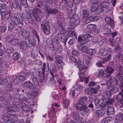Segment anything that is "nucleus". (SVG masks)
Segmentation results:
<instances>
[{"mask_svg": "<svg viewBox=\"0 0 123 123\" xmlns=\"http://www.w3.org/2000/svg\"><path fill=\"white\" fill-rule=\"evenodd\" d=\"M103 100H101L98 103L100 105V108L102 110H105V108L107 107L108 108V110L107 111V115L110 114H112L114 111V109L113 107L111 106V104L114 102L113 99L112 98L109 99L108 101H106V104H105V102L102 103L101 102Z\"/></svg>", "mask_w": 123, "mask_h": 123, "instance_id": "3", "label": "nucleus"}, {"mask_svg": "<svg viewBox=\"0 0 123 123\" xmlns=\"http://www.w3.org/2000/svg\"><path fill=\"white\" fill-rule=\"evenodd\" d=\"M22 86L23 87L29 88L31 89H33L34 88V86L32 83L30 82H25L23 83Z\"/></svg>", "mask_w": 123, "mask_h": 123, "instance_id": "12", "label": "nucleus"}, {"mask_svg": "<svg viewBox=\"0 0 123 123\" xmlns=\"http://www.w3.org/2000/svg\"><path fill=\"white\" fill-rule=\"evenodd\" d=\"M61 58V57L57 56L56 57V60L57 63L59 65L58 66L62 67L64 65V64L63 62L60 60Z\"/></svg>", "mask_w": 123, "mask_h": 123, "instance_id": "17", "label": "nucleus"}, {"mask_svg": "<svg viewBox=\"0 0 123 123\" xmlns=\"http://www.w3.org/2000/svg\"><path fill=\"white\" fill-rule=\"evenodd\" d=\"M60 27V32L64 33L65 32L66 30L63 26H61Z\"/></svg>", "mask_w": 123, "mask_h": 123, "instance_id": "57", "label": "nucleus"}, {"mask_svg": "<svg viewBox=\"0 0 123 123\" xmlns=\"http://www.w3.org/2000/svg\"><path fill=\"white\" fill-rule=\"evenodd\" d=\"M69 59L71 62H75L76 61V58L73 56H70L69 58Z\"/></svg>", "mask_w": 123, "mask_h": 123, "instance_id": "55", "label": "nucleus"}, {"mask_svg": "<svg viewBox=\"0 0 123 123\" xmlns=\"http://www.w3.org/2000/svg\"><path fill=\"white\" fill-rule=\"evenodd\" d=\"M111 54H108L107 57L104 58V61H103V63H104L105 62L107 61L110 60L111 59Z\"/></svg>", "mask_w": 123, "mask_h": 123, "instance_id": "46", "label": "nucleus"}, {"mask_svg": "<svg viewBox=\"0 0 123 123\" xmlns=\"http://www.w3.org/2000/svg\"><path fill=\"white\" fill-rule=\"evenodd\" d=\"M91 88H88L86 89L85 91V93L88 95H91Z\"/></svg>", "mask_w": 123, "mask_h": 123, "instance_id": "53", "label": "nucleus"}, {"mask_svg": "<svg viewBox=\"0 0 123 123\" xmlns=\"http://www.w3.org/2000/svg\"><path fill=\"white\" fill-rule=\"evenodd\" d=\"M27 46V43L25 41H23L20 43V47L22 49H25Z\"/></svg>", "mask_w": 123, "mask_h": 123, "instance_id": "22", "label": "nucleus"}, {"mask_svg": "<svg viewBox=\"0 0 123 123\" xmlns=\"http://www.w3.org/2000/svg\"><path fill=\"white\" fill-rule=\"evenodd\" d=\"M123 119V114L121 113L118 114L115 118V119L117 122H121Z\"/></svg>", "mask_w": 123, "mask_h": 123, "instance_id": "19", "label": "nucleus"}, {"mask_svg": "<svg viewBox=\"0 0 123 123\" xmlns=\"http://www.w3.org/2000/svg\"><path fill=\"white\" fill-rule=\"evenodd\" d=\"M41 29L46 35H49L50 32V29L49 22H46L44 24H41Z\"/></svg>", "mask_w": 123, "mask_h": 123, "instance_id": "8", "label": "nucleus"}, {"mask_svg": "<svg viewBox=\"0 0 123 123\" xmlns=\"http://www.w3.org/2000/svg\"><path fill=\"white\" fill-rule=\"evenodd\" d=\"M72 54L74 56H76L79 55V52L76 50H73L72 52Z\"/></svg>", "mask_w": 123, "mask_h": 123, "instance_id": "61", "label": "nucleus"}, {"mask_svg": "<svg viewBox=\"0 0 123 123\" xmlns=\"http://www.w3.org/2000/svg\"><path fill=\"white\" fill-rule=\"evenodd\" d=\"M103 11V9L99 6L96 9V13L98 14H100Z\"/></svg>", "mask_w": 123, "mask_h": 123, "instance_id": "49", "label": "nucleus"}, {"mask_svg": "<svg viewBox=\"0 0 123 123\" xmlns=\"http://www.w3.org/2000/svg\"><path fill=\"white\" fill-rule=\"evenodd\" d=\"M0 10L5 11V9L6 8V5L4 4L3 3L0 6Z\"/></svg>", "mask_w": 123, "mask_h": 123, "instance_id": "54", "label": "nucleus"}, {"mask_svg": "<svg viewBox=\"0 0 123 123\" xmlns=\"http://www.w3.org/2000/svg\"><path fill=\"white\" fill-rule=\"evenodd\" d=\"M120 49V48L119 45H117L115 48L114 50V52L115 53H117Z\"/></svg>", "mask_w": 123, "mask_h": 123, "instance_id": "63", "label": "nucleus"}, {"mask_svg": "<svg viewBox=\"0 0 123 123\" xmlns=\"http://www.w3.org/2000/svg\"><path fill=\"white\" fill-rule=\"evenodd\" d=\"M73 117L76 120H78L80 119L79 114L78 112H74L73 113Z\"/></svg>", "mask_w": 123, "mask_h": 123, "instance_id": "30", "label": "nucleus"}, {"mask_svg": "<svg viewBox=\"0 0 123 123\" xmlns=\"http://www.w3.org/2000/svg\"><path fill=\"white\" fill-rule=\"evenodd\" d=\"M111 35L110 37V41L111 44L112 46L115 45V43L113 42V39L115 37L116 35L117 34L116 33L114 32L111 34Z\"/></svg>", "mask_w": 123, "mask_h": 123, "instance_id": "15", "label": "nucleus"}, {"mask_svg": "<svg viewBox=\"0 0 123 123\" xmlns=\"http://www.w3.org/2000/svg\"><path fill=\"white\" fill-rule=\"evenodd\" d=\"M70 104V101L69 100H66L64 101V104L65 108H68Z\"/></svg>", "mask_w": 123, "mask_h": 123, "instance_id": "43", "label": "nucleus"}, {"mask_svg": "<svg viewBox=\"0 0 123 123\" xmlns=\"http://www.w3.org/2000/svg\"><path fill=\"white\" fill-rule=\"evenodd\" d=\"M88 48L86 46H84L82 47L81 50V51L84 52L86 53L88 50Z\"/></svg>", "mask_w": 123, "mask_h": 123, "instance_id": "50", "label": "nucleus"}, {"mask_svg": "<svg viewBox=\"0 0 123 123\" xmlns=\"http://www.w3.org/2000/svg\"><path fill=\"white\" fill-rule=\"evenodd\" d=\"M8 82L7 80L6 79L1 78L0 77V85H3L6 84Z\"/></svg>", "mask_w": 123, "mask_h": 123, "instance_id": "35", "label": "nucleus"}, {"mask_svg": "<svg viewBox=\"0 0 123 123\" xmlns=\"http://www.w3.org/2000/svg\"><path fill=\"white\" fill-rule=\"evenodd\" d=\"M1 12L0 13L1 15V18H4L6 17L7 15L6 12L5 10H1Z\"/></svg>", "mask_w": 123, "mask_h": 123, "instance_id": "42", "label": "nucleus"}, {"mask_svg": "<svg viewBox=\"0 0 123 123\" xmlns=\"http://www.w3.org/2000/svg\"><path fill=\"white\" fill-rule=\"evenodd\" d=\"M19 57V55L17 52H14L13 55V58L14 60L16 61L18 60Z\"/></svg>", "mask_w": 123, "mask_h": 123, "instance_id": "31", "label": "nucleus"}, {"mask_svg": "<svg viewBox=\"0 0 123 123\" xmlns=\"http://www.w3.org/2000/svg\"><path fill=\"white\" fill-rule=\"evenodd\" d=\"M68 38L67 35L64 34V33L61 32L58 33L56 35L55 37V39L58 41V39L60 40L62 42L64 43V45L66 43V41Z\"/></svg>", "mask_w": 123, "mask_h": 123, "instance_id": "6", "label": "nucleus"}, {"mask_svg": "<svg viewBox=\"0 0 123 123\" xmlns=\"http://www.w3.org/2000/svg\"><path fill=\"white\" fill-rule=\"evenodd\" d=\"M12 21L13 23L17 25L20 24L21 22L20 19L16 17H13Z\"/></svg>", "mask_w": 123, "mask_h": 123, "instance_id": "20", "label": "nucleus"}, {"mask_svg": "<svg viewBox=\"0 0 123 123\" xmlns=\"http://www.w3.org/2000/svg\"><path fill=\"white\" fill-rule=\"evenodd\" d=\"M76 109L81 111V114L84 115L88 112L89 110L87 109L88 107L85 104L78 103L75 105Z\"/></svg>", "mask_w": 123, "mask_h": 123, "instance_id": "4", "label": "nucleus"}, {"mask_svg": "<svg viewBox=\"0 0 123 123\" xmlns=\"http://www.w3.org/2000/svg\"><path fill=\"white\" fill-rule=\"evenodd\" d=\"M82 16L83 17H88L90 14L89 11L86 10H84L82 11Z\"/></svg>", "mask_w": 123, "mask_h": 123, "instance_id": "26", "label": "nucleus"}, {"mask_svg": "<svg viewBox=\"0 0 123 123\" xmlns=\"http://www.w3.org/2000/svg\"><path fill=\"white\" fill-rule=\"evenodd\" d=\"M18 40L16 38H13L9 42V43L11 44L14 46H16L18 44Z\"/></svg>", "mask_w": 123, "mask_h": 123, "instance_id": "23", "label": "nucleus"}, {"mask_svg": "<svg viewBox=\"0 0 123 123\" xmlns=\"http://www.w3.org/2000/svg\"><path fill=\"white\" fill-rule=\"evenodd\" d=\"M105 21L109 23L111 26H113L114 25V22L113 20L109 17H106L105 18Z\"/></svg>", "mask_w": 123, "mask_h": 123, "instance_id": "18", "label": "nucleus"}, {"mask_svg": "<svg viewBox=\"0 0 123 123\" xmlns=\"http://www.w3.org/2000/svg\"><path fill=\"white\" fill-rule=\"evenodd\" d=\"M78 41L77 48L79 50H81L82 48L81 45L86 43L85 40L83 39L81 37L79 36L78 37Z\"/></svg>", "mask_w": 123, "mask_h": 123, "instance_id": "10", "label": "nucleus"}, {"mask_svg": "<svg viewBox=\"0 0 123 123\" xmlns=\"http://www.w3.org/2000/svg\"><path fill=\"white\" fill-rule=\"evenodd\" d=\"M14 27V26L13 24L12 23H10L8 26V29L10 31H11L13 29Z\"/></svg>", "mask_w": 123, "mask_h": 123, "instance_id": "60", "label": "nucleus"}, {"mask_svg": "<svg viewBox=\"0 0 123 123\" xmlns=\"http://www.w3.org/2000/svg\"><path fill=\"white\" fill-rule=\"evenodd\" d=\"M20 65L24 67L26 66V64L25 61L23 60H21L20 61Z\"/></svg>", "mask_w": 123, "mask_h": 123, "instance_id": "62", "label": "nucleus"}, {"mask_svg": "<svg viewBox=\"0 0 123 123\" xmlns=\"http://www.w3.org/2000/svg\"><path fill=\"white\" fill-rule=\"evenodd\" d=\"M23 28L21 27H18L17 30V32L19 35H22L24 31Z\"/></svg>", "mask_w": 123, "mask_h": 123, "instance_id": "29", "label": "nucleus"}, {"mask_svg": "<svg viewBox=\"0 0 123 123\" xmlns=\"http://www.w3.org/2000/svg\"><path fill=\"white\" fill-rule=\"evenodd\" d=\"M87 98L86 97H81L79 99V102L81 103L85 104V102L87 101Z\"/></svg>", "mask_w": 123, "mask_h": 123, "instance_id": "32", "label": "nucleus"}, {"mask_svg": "<svg viewBox=\"0 0 123 123\" xmlns=\"http://www.w3.org/2000/svg\"><path fill=\"white\" fill-rule=\"evenodd\" d=\"M104 78L106 81V85L108 87L106 90L105 96L106 98H110L111 94L118 91V89L116 86V85L121 83L120 86L123 87V76H120L118 80L115 78L112 80L110 75L105 76Z\"/></svg>", "mask_w": 123, "mask_h": 123, "instance_id": "1", "label": "nucleus"}, {"mask_svg": "<svg viewBox=\"0 0 123 123\" xmlns=\"http://www.w3.org/2000/svg\"><path fill=\"white\" fill-rule=\"evenodd\" d=\"M105 70L109 74L112 73L114 71V70L112 68L110 67H107Z\"/></svg>", "mask_w": 123, "mask_h": 123, "instance_id": "47", "label": "nucleus"}, {"mask_svg": "<svg viewBox=\"0 0 123 123\" xmlns=\"http://www.w3.org/2000/svg\"><path fill=\"white\" fill-rule=\"evenodd\" d=\"M108 53V50L107 49H102L100 52V54L102 56H105Z\"/></svg>", "mask_w": 123, "mask_h": 123, "instance_id": "24", "label": "nucleus"}, {"mask_svg": "<svg viewBox=\"0 0 123 123\" xmlns=\"http://www.w3.org/2000/svg\"><path fill=\"white\" fill-rule=\"evenodd\" d=\"M37 56V52L36 51L34 52L33 51L32 52V53L31 54V56L32 58L35 59Z\"/></svg>", "mask_w": 123, "mask_h": 123, "instance_id": "52", "label": "nucleus"}, {"mask_svg": "<svg viewBox=\"0 0 123 123\" xmlns=\"http://www.w3.org/2000/svg\"><path fill=\"white\" fill-rule=\"evenodd\" d=\"M117 100L120 101L121 103L123 105V89L117 97Z\"/></svg>", "mask_w": 123, "mask_h": 123, "instance_id": "13", "label": "nucleus"}, {"mask_svg": "<svg viewBox=\"0 0 123 123\" xmlns=\"http://www.w3.org/2000/svg\"><path fill=\"white\" fill-rule=\"evenodd\" d=\"M32 32L33 33L34 35L35 36V37L37 38L38 40V43L39 42V37L36 33V31L34 30L33 29L32 30Z\"/></svg>", "mask_w": 123, "mask_h": 123, "instance_id": "56", "label": "nucleus"}, {"mask_svg": "<svg viewBox=\"0 0 123 123\" xmlns=\"http://www.w3.org/2000/svg\"><path fill=\"white\" fill-rule=\"evenodd\" d=\"M110 121V118L109 117L104 118L102 121V123H107L109 122Z\"/></svg>", "mask_w": 123, "mask_h": 123, "instance_id": "44", "label": "nucleus"}, {"mask_svg": "<svg viewBox=\"0 0 123 123\" xmlns=\"http://www.w3.org/2000/svg\"><path fill=\"white\" fill-rule=\"evenodd\" d=\"M79 17L78 15L77 14H75L70 19V23L71 25L76 26L78 23H76V22L79 19Z\"/></svg>", "mask_w": 123, "mask_h": 123, "instance_id": "9", "label": "nucleus"}, {"mask_svg": "<svg viewBox=\"0 0 123 123\" xmlns=\"http://www.w3.org/2000/svg\"><path fill=\"white\" fill-rule=\"evenodd\" d=\"M117 74L119 75H122L123 74V71L121 69V67L119 68L118 69L117 68Z\"/></svg>", "mask_w": 123, "mask_h": 123, "instance_id": "40", "label": "nucleus"}, {"mask_svg": "<svg viewBox=\"0 0 123 123\" xmlns=\"http://www.w3.org/2000/svg\"><path fill=\"white\" fill-rule=\"evenodd\" d=\"M32 80L35 86H37L39 84L38 80L36 77H34L32 79Z\"/></svg>", "mask_w": 123, "mask_h": 123, "instance_id": "41", "label": "nucleus"}, {"mask_svg": "<svg viewBox=\"0 0 123 123\" xmlns=\"http://www.w3.org/2000/svg\"><path fill=\"white\" fill-rule=\"evenodd\" d=\"M11 6H12L13 8L15 9L18 7V5L16 1L15 0H12L10 2Z\"/></svg>", "mask_w": 123, "mask_h": 123, "instance_id": "25", "label": "nucleus"}, {"mask_svg": "<svg viewBox=\"0 0 123 123\" xmlns=\"http://www.w3.org/2000/svg\"><path fill=\"white\" fill-rule=\"evenodd\" d=\"M96 53V50L94 49H89L87 52V53L91 55H95Z\"/></svg>", "mask_w": 123, "mask_h": 123, "instance_id": "28", "label": "nucleus"}, {"mask_svg": "<svg viewBox=\"0 0 123 123\" xmlns=\"http://www.w3.org/2000/svg\"><path fill=\"white\" fill-rule=\"evenodd\" d=\"M22 103V105L23 106L22 108V109L24 111H26L27 112H29L30 110V108L29 106L27 105H24Z\"/></svg>", "mask_w": 123, "mask_h": 123, "instance_id": "21", "label": "nucleus"}, {"mask_svg": "<svg viewBox=\"0 0 123 123\" xmlns=\"http://www.w3.org/2000/svg\"><path fill=\"white\" fill-rule=\"evenodd\" d=\"M29 41L30 43L33 46L35 45V41L32 39H29Z\"/></svg>", "mask_w": 123, "mask_h": 123, "instance_id": "58", "label": "nucleus"}, {"mask_svg": "<svg viewBox=\"0 0 123 123\" xmlns=\"http://www.w3.org/2000/svg\"><path fill=\"white\" fill-rule=\"evenodd\" d=\"M28 98L22 95H21L18 98V101L21 102L20 104L17 101H14L12 102V105L14 107L20 108L21 107L22 103L25 104Z\"/></svg>", "mask_w": 123, "mask_h": 123, "instance_id": "5", "label": "nucleus"}, {"mask_svg": "<svg viewBox=\"0 0 123 123\" xmlns=\"http://www.w3.org/2000/svg\"><path fill=\"white\" fill-rule=\"evenodd\" d=\"M41 12V10L37 8H35L32 10V14L36 21H39L40 20L41 18L40 14Z\"/></svg>", "mask_w": 123, "mask_h": 123, "instance_id": "7", "label": "nucleus"}, {"mask_svg": "<svg viewBox=\"0 0 123 123\" xmlns=\"http://www.w3.org/2000/svg\"><path fill=\"white\" fill-rule=\"evenodd\" d=\"M94 28L95 29L94 30V32L98 33L99 32L100 30V26L98 25L97 26H96V27Z\"/></svg>", "mask_w": 123, "mask_h": 123, "instance_id": "45", "label": "nucleus"}, {"mask_svg": "<svg viewBox=\"0 0 123 123\" xmlns=\"http://www.w3.org/2000/svg\"><path fill=\"white\" fill-rule=\"evenodd\" d=\"M22 34V38L24 39H28L30 36V33L29 32H27L26 31H24Z\"/></svg>", "mask_w": 123, "mask_h": 123, "instance_id": "16", "label": "nucleus"}, {"mask_svg": "<svg viewBox=\"0 0 123 123\" xmlns=\"http://www.w3.org/2000/svg\"><path fill=\"white\" fill-rule=\"evenodd\" d=\"M105 113L104 112L102 111L98 110L96 111V113L97 116L98 117H101Z\"/></svg>", "mask_w": 123, "mask_h": 123, "instance_id": "39", "label": "nucleus"}, {"mask_svg": "<svg viewBox=\"0 0 123 123\" xmlns=\"http://www.w3.org/2000/svg\"><path fill=\"white\" fill-rule=\"evenodd\" d=\"M10 123H20L19 121L17 120V118L14 116H12L10 119Z\"/></svg>", "mask_w": 123, "mask_h": 123, "instance_id": "27", "label": "nucleus"}, {"mask_svg": "<svg viewBox=\"0 0 123 123\" xmlns=\"http://www.w3.org/2000/svg\"><path fill=\"white\" fill-rule=\"evenodd\" d=\"M95 42H98L99 43L101 44L105 43L106 42V41L104 39L100 40H96Z\"/></svg>", "mask_w": 123, "mask_h": 123, "instance_id": "59", "label": "nucleus"}, {"mask_svg": "<svg viewBox=\"0 0 123 123\" xmlns=\"http://www.w3.org/2000/svg\"><path fill=\"white\" fill-rule=\"evenodd\" d=\"M25 77L23 76H20L17 77L14 80V82L17 83H19L20 82L25 80Z\"/></svg>", "mask_w": 123, "mask_h": 123, "instance_id": "14", "label": "nucleus"}, {"mask_svg": "<svg viewBox=\"0 0 123 123\" xmlns=\"http://www.w3.org/2000/svg\"><path fill=\"white\" fill-rule=\"evenodd\" d=\"M7 27L6 26L0 27V32L3 33L6 30Z\"/></svg>", "mask_w": 123, "mask_h": 123, "instance_id": "48", "label": "nucleus"}, {"mask_svg": "<svg viewBox=\"0 0 123 123\" xmlns=\"http://www.w3.org/2000/svg\"><path fill=\"white\" fill-rule=\"evenodd\" d=\"M96 27V25L94 24H89L86 27L87 29L90 30V31H92Z\"/></svg>", "mask_w": 123, "mask_h": 123, "instance_id": "36", "label": "nucleus"}, {"mask_svg": "<svg viewBox=\"0 0 123 123\" xmlns=\"http://www.w3.org/2000/svg\"><path fill=\"white\" fill-rule=\"evenodd\" d=\"M99 71L98 73H95V75L97 76L100 77L103 76L104 74V73L103 71L101 69L98 70Z\"/></svg>", "mask_w": 123, "mask_h": 123, "instance_id": "34", "label": "nucleus"}, {"mask_svg": "<svg viewBox=\"0 0 123 123\" xmlns=\"http://www.w3.org/2000/svg\"><path fill=\"white\" fill-rule=\"evenodd\" d=\"M44 9L48 13H56L58 12V11L56 9H53L48 7V6H44Z\"/></svg>", "mask_w": 123, "mask_h": 123, "instance_id": "11", "label": "nucleus"}, {"mask_svg": "<svg viewBox=\"0 0 123 123\" xmlns=\"http://www.w3.org/2000/svg\"><path fill=\"white\" fill-rule=\"evenodd\" d=\"M68 3L67 0H63L61 3V4L64 6H66Z\"/></svg>", "mask_w": 123, "mask_h": 123, "instance_id": "64", "label": "nucleus"}, {"mask_svg": "<svg viewBox=\"0 0 123 123\" xmlns=\"http://www.w3.org/2000/svg\"><path fill=\"white\" fill-rule=\"evenodd\" d=\"M6 110L8 112H10L13 111L14 109L12 106H8L6 107Z\"/></svg>", "mask_w": 123, "mask_h": 123, "instance_id": "51", "label": "nucleus"}, {"mask_svg": "<svg viewBox=\"0 0 123 123\" xmlns=\"http://www.w3.org/2000/svg\"><path fill=\"white\" fill-rule=\"evenodd\" d=\"M109 5L108 2L105 1L101 3V6L103 7L106 8L107 9L108 8Z\"/></svg>", "mask_w": 123, "mask_h": 123, "instance_id": "38", "label": "nucleus"}, {"mask_svg": "<svg viewBox=\"0 0 123 123\" xmlns=\"http://www.w3.org/2000/svg\"><path fill=\"white\" fill-rule=\"evenodd\" d=\"M20 5H22L25 7L27 8L28 6L27 3V0H20Z\"/></svg>", "mask_w": 123, "mask_h": 123, "instance_id": "33", "label": "nucleus"}, {"mask_svg": "<svg viewBox=\"0 0 123 123\" xmlns=\"http://www.w3.org/2000/svg\"><path fill=\"white\" fill-rule=\"evenodd\" d=\"M2 119L6 123H10V118L7 116H5L2 118Z\"/></svg>", "mask_w": 123, "mask_h": 123, "instance_id": "37", "label": "nucleus"}, {"mask_svg": "<svg viewBox=\"0 0 123 123\" xmlns=\"http://www.w3.org/2000/svg\"><path fill=\"white\" fill-rule=\"evenodd\" d=\"M77 66L79 68V71L80 72L79 75V80L81 82L85 81L86 83H87L88 80V78H85L84 76L87 72V66H85L84 63L80 61L79 60L77 62Z\"/></svg>", "mask_w": 123, "mask_h": 123, "instance_id": "2", "label": "nucleus"}]
</instances>
